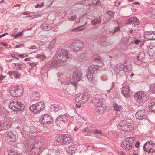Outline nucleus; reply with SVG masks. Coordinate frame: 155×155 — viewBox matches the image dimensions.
<instances>
[{
  "mask_svg": "<svg viewBox=\"0 0 155 155\" xmlns=\"http://www.w3.org/2000/svg\"><path fill=\"white\" fill-rule=\"evenodd\" d=\"M40 122L44 126L47 127L49 124L53 123V120L51 117L47 114H45L41 116Z\"/></svg>",
  "mask_w": 155,
  "mask_h": 155,
  "instance_id": "0eeeda50",
  "label": "nucleus"
},
{
  "mask_svg": "<svg viewBox=\"0 0 155 155\" xmlns=\"http://www.w3.org/2000/svg\"><path fill=\"white\" fill-rule=\"evenodd\" d=\"M31 100L34 101L38 100L40 97V94L37 92H33L31 95Z\"/></svg>",
  "mask_w": 155,
  "mask_h": 155,
  "instance_id": "c85d7f7f",
  "label": "nucleus"
},
{
  "mask_svg": "<svg viewBox=\"0 0 155 155\" xmlns=\"http://www.w3.org/2000/svg\"><path fill=\"white\" fill-rule=\"evenodd\" d=\"M114 109L115 111H120L122 108V107L120 105H118V104H114L113 105Z\"/></svg>",
  "mask_w": 155,
  "mask_h": 155,
  "instance_id": "4c0bfd02",
  "label": "nucleus"
},
{
  "mask_svg": "<svg viewBox=\"0 0 155 155\" xmlns=\"http://www.w3.org/2000/svg\"><path fill=\"white\" fill-rule=\"evenodd\" d=\"M30 48L31 49H35L36 48L35 45H33Z\"/></svg>",
  "mask_w": 155,
  "mask_h": 155,
  "instance_id": "338daca9",
  "label": "nucleus"
},
{
  "mask_svg": "<svg viewBox=\"0 0 155 155\" xmlns=\"http://www.w3.org/2000/svg\"><path fill=\"white\" fill-rule=\"evenodd\" d=\"M72 78L77 81H80L82 78V72L78 70L76 71L73 73Z\"/></svg>",
  "mask_w": 155,
  "mask_h": 155,
  "instance_id": "a211bd4d",
  "label": "nucleus"
},
{
  "mask_svg": "<svg viewBox=\"0 0 155 155\" xmlns=\"http://www.w3.org/2000/svg\"><path fill=\"white\" fill-rule=\"evenodd\" d=\"M106 13L107 15L106 16L107 21L110 20L114 17V12L112 11H106Z\"/></svg>",
  "mask_w": 155,
  "mask_h": 155,
  "instance_id": "c756f323",
  "label": "nucleus"
},
{
  "mask_svg": "<svg viewBox=\"0 0 155 155\" xmlns=\"http://www.w3.org/2000/svg\"><path fill=\"white\" fill-rule=\"evenodd\" d=\"M68 117L64 114L62 115L59 116L55 120V122L57 124H63L67 122L68 120Z\"/></svg>",
  "mask_w": 155,
  "mask_h": 155,
  "instance_id": "dca6fc26",
  "label": "nucleus"
},
{
  "mask_svg": "<svg viewBox=\"0 0 155 155\" xmlns=\"http://www.w3.org/2000/svg\"><path fill=\"white\" fill-rule=\"evenodd\" d=\"M84 43L81 40L75 41L71 45V49L74 52H76L83 48Z\"/></svg>",
  "mask_w": 155,
  "mask_h": 155,
  "instance_id": "9b49d317",
  "label": "nucleus"
},
{
  "mask_svg": "<svg viewBox=\"0 0 155 155\" xmlns=\"http://www.w3.org/2000/svg\"><path fill=\"white\" fill-rule=\"evenodd\" d=\"M10 93L12 96L17 97L21 96L22 93V89L20 88L19 87L17 86L16 87L10 88Z\"/></svg>",
  "mask_w": 155,
  "mask_h": 155,
  "instance_id": "ddd939ff",
  "label": "nucleus"
},
{
  "mask_svg": "<svg viewBox=\"0 0 155 155\" xmlns=\"http://www.w3.org/2000/svg\"><path fill=\"white\" fill-rule=\"evenodd\" d=\"M86 24H87V22H86L85 23L84 25L77 27L76 28H74L72 29L71 31L73 32V31L75 32V31H82V30L84 29L85 28H83L82 29H80V28H81L82 27H84V26H85V25Z\"/></svg>",
  "mask_w": 155,
  "mask_h": 155,
  "instance_id": "72a5a7b5",
  "label": "nucleus"
},
{
  "mask_svg": "<svg viewBox=\"0 0 155 155\" xmlns=\"http://www.w3.org/2000/svg\"><path fill=\"white\" fill-rule=\"evenodd\" d=\"M68 153H69L70 154H72V153H74V150H72L71 149V150H69L68 151Z\"/></svg>",
  "mask_w": 155,
  "mask_h": 155,
  "instance_id": "bf43d9fd",
  "label": "nucleus"
},
{
  "mask_svg": "<svg viewBox=\"0 0 155 155\" xmlns=\"http://www.w3.org/2000/svg\"><path fill=\"white\" fill-rule=\"evenodd\" d=\"M120 124L122 130L125 131L129 132L134 129L133 124L131 123L127 122L126 120H122L120 122Z\"/></svg>",
  "mask_w": 155,
  "mask_h": 155,
  "instance_id": "6e6552de",
  "label": "nucleus"
},
{
  "mask_svg": "<svg viewBox=\"0 0 155 155\" xmlns=\"http://www.w3.org/2000/svg\"><path fill=\"white\" fill-rule=\"evenodd\" d=\"M45 107L44 103L41 101L32 104L30 107V110L34 113H38L42 111Z\"/></svg>",
  "mask_w": 155,
  "mask_h": 155,
  "instance_id": "423d86ee",
  "label": "nucleus"
},
{
  "mask_svg": "<svg viewBox=\"0 0 155 155\" xmlns=\"http://www.w3.org/2000/svg\"><path fill=\"white\" fill-rule=\"evenodd\" d=\"M6 141L9 143H13L16 140L15 135L12 132H8L5 138Z\"/></svg>",
  "mask_w": 155,
  "mask_h": 155,
  "instance_id": "2eb2a0df",
  "label": "nucleus"
},
{
  "mask_svg": "<svg viewBox=\"0 0 155 155\" xmlns=\"http://www.w3.org/2000/svg\"><path fill=\"white\" fill-rule=\"evenodd\" d=\"M98 67H99L97 65L92 64L89 67L88 70L89 71H91L93 73H94L95 71L98 70Z\"/></svg>",
  "mask_w": 155,
  "mask_h": 155,
  "instance_id": "473e14b6",
  "label": "nucleus"
},
{
  "mask_svg": "<svg viewBox=\"0 0 155 155\" xmlns=\"http://www.w3.org/2000/svg\"><path fill=\"white\" fill-rule=\"evenodd\" d=\"M89 98L88 95L86 93H78L76 97L75 100L77 103L84 104L88 101Z\"/></svg>",
  "mask_w": 155,
  "mask_h": 155,
  "instance_id": "9d476101",
  "label": "nucleus"
},
{
  "mask_svg": "<svg viewBox=\"0 0 155 155\" xmlns=\"http://www.w3.org/2000/svg\"><path fill=\"white\" fill-rule=\"evenodd\" d=\"M130 91L128 86H125L121 89V93L125 97H130Z\"/></svg>",
  "mask_w": 155,
  "mask_h": 155,
  "instance_id": "4be33fe9",
  "label": "nucleus"
},
{
  "mask_svg": "<svg viewBox=\"0 0 155 155\" xmlns=\"http://www.w3.org/2000/svg\"><path fill=\"white\" fill-rule=\"evenodd\" d=\"M91 0H82L80 2V3L81 4L87 6L90 5V2Z\"/></svg>",
  "mask_w": 155,
  "mask_h": 155,
  "instance_id": "58836bf2",
  "label": "nucleus"
},
{
  "mask_svg": "<svg viewBox=\"0 0 155 155\" xmlns=\"http://www.w3.org/2000/svg\"><path fill=\"white\" fill-rule=\"evenodd\" d=\"M148 110L144 109L138 110L136 112L135 116L136 118L138 119L142 120L146 118L148 113Z\"/></svg>",
  "mask_w": 155,
  "mask_h": 155,
  "instance_id": "4468645a",
  "label": "nucleus"
},
{
  "mask_svg": "<svg viewBox=\"0 0 155 155\" xmlns=\"http://www.w3.org/2000/svg\"><path fill=\"white\" fill-rule=\"evenodd\" d=\"M125 23L127 24H134V25H138L140 22L136 17L131 18L125 21Z\"/></svg>",
  "mask_w": 155,
  "mask_h": 155,
  "instance_id": "aec40b11",
  "label": "nucleus"
},
{
  "mask_svg": "<svg viewBox=\"0 0 155 155\" xmlns=\"http://www.w3.org/2000/svg\"><path fill=\"white\" fill-rule=\"evenodd\" d=\"M152 17L155 19V9H152L151 11Z\"/></svg>",
  "mask_w": 155,
  "mask_h": 155,
  "instance_id": "c03bdc74",
  "label": "nucleus"
},
{
  "mask_svg": "<svg viewBox=\"0 0 155 155\" xmlns=\"http://www.w3.org/2000/svg\"><path fill=\"white\" fill-rule=\"evenodd\" d=\"M13 75L15 78L16 79H18L19 78L20 75L16 71L13 72Z\"/></svg>",
  "mask_w": 155,
  "mask_h": 155,
  "instance_id": "a19ab883",
  "label": "nucleus"
},
{
  "mask_svg": "<svg viewBox=\"0 0 155 155\" xmlns=\"http://www.w3.org/2000/svg\"><path fill=\"white\" fill-rule=\"evenodd\" d=\"M12 126V124L10 121H5L4 122L2 125L3 128L5 129H7L10 128Z\"/></svg>",
  "mask_w": 155,
  "mask_h": 155,
  "instance_id": "2f4dec72",
  "label": "nucleus"
},
{
  "mask_svg": "<svg viewBox=\"0 0 155 155\" xmlns=\"http://www.w3.org/2000/svg\"><path fill=\"white\" fill-rule=\"evenodd\" d=\"M41 29L45 31H48L51 29L52 26L46 23H43L40 26Z\"/></svg>",
  "mask_w": 155,
  "mask_h": 155,
  "instance_id": "bb28decb",
  "label": "nucleus"
},
{
  "mask_svg": "<svg viewBox=\"0 0 155 155\" xmlns=\"http://www.w3.org/2000/svg\"><path fill=\"white\" fill-rule=\"evenodd\" d=\"M92 72L88 70V71L86 73V76L89 80H91L92 78H93V74Z\"/></svg>",
  "mask_w": 155,
  "mask_h": 155,
  "instance_id": "e433bc0d",
  "label": "nucleus"
},
{
  "mask_svg": "<svg viewBox=\"0 0 155 155\" xmlns=\"http://www.w3.org/2000/svg\"><path fill=\"white\" fill-rule=\"evenodd\" d=\"M135 139L134 137H131L123 140L121 143L122 147L124 148L126 150L128 151L132 147Z\"/></svg>",
  "mask_w": 155,
  "mask_h": 155,
  "instance_id": "f03ea898",
  "label": "nucleus"
},
{
  "mask_svg": "<svg viewBox=\"0 0 155 155\" xmlns=\"http://www.w3.org/2000/svg\"><path fill=\"white\" fill-rule=\"evenodd\" d=\"M29 65L31 67H35L36 66V64L34 63H29Z\"/></svg>",
  "mask_w": 155,
  "mask_h": 155,
  "instance_id": "6e6d98bb",
  "label": "nucleus"
},
{
  "mask_svg": "<svg viewBox=\"0 0 155 155\" xmlns=\"http://www.w3.org/2000/svg\"><path fill=\"white\" fill-rule=\"evenodd\" d=\"M23 31L19 32L15 35V37L16 38H17L18 36H21L23 35Z\"/></svg>",
  "mask_w": 155,
  "mask_h": 155,
  "instance_id": "de8ad7c7",
  "label": "nucleus"
},
{
  "mask_svg": "<svg viewBox=\"0 0 155 155\" xmlns=\"http://www.w3.org/2000/svg\"><path fill=\"white\" fill-rule=\"evenodd\" d=\"M124 67L123 64L121 63L114 64L111 66L113 71L117 73H119L121 71H124Z\"/></svg>",
  "mask_w": 155,
  "mask_h": 155,
  "instance_id": "f3484780",
  "label": "nucleus"
},
{
  "mask_svg": "<svg viewBox=\"0 0 155 155\" xmlns=\"http://www.w3.org/2000/svg\"><path fill=\"white\" fill-rule=\"evenodd\" d=\"M69 53L66 50H61L57 56V58L59 61L64 63L69 58Z\"/></svg>",
  "mask_w": 155,
  "mask_h": 155,
  "instance_id": "f8f14e48",
  "label": "nucleus"
},
{
  "mask_svg": "<svg viewBox=\"0 0 155 155\" xmlns=\"http://www.w3.org/2000/svg\"><path fill=\"white\" fill-rule=\"evenodd\" d=\"M148 107L149 110L152 112L155 113V102L150 101L149 103Z\"/></svg>",
  "mask_w": 155,
  "mask_h": 155,
  "instance_id": "cd10ccee",
  "label": "nucleus"
},
{
  "mask_svg": "<svg viewBox=\"0 0 155 155\" xmlns=\"http://www.w3.org/2000/svg\"><path fill=\"white\" fill-rule=\"evenodd\" d=\"M120 31V28L119 27H116L114 28V31H113V33H115L117 31Z\"/></svg>",
  "mask_w": 155,
  "mask_h": 155,
  "instance_id": "a18cd8bd",
  "label": "nucleus"
},
{
  "mask_svg": "<svg viewBox=\"0 0 155 155\" xmlns=\"http://www.w3.org/2000/svg\"><path fill=\"white\" fill-rule=\"evenodd\" d=\"M38 144L35 143L33 146L30 145L28 150L30 151V153L31 155H37L39 152L41 151L42 153L44 151H48L47 149H44L43 146L38 147Z\"/></svg>",
  "mask_w": 155,
  "mask_h": 155,
  "instance_id": "7ed1b4c3",
  "label": "nucleus"
},
{
  "mask_svg": "<svg viewBox=\"0 0 155 155\" xmlns=\"http://www.w3.org/2000/svg\"><path fill=\"white\" fill-rule=\"evenodd\" d=\"M91 102L97 107L98 111L100 113H103L106 110V107L104 104L105 102L102 99H100L96 97H93Z\"/></svg>",
  "mask_w": 155,
  "mask_h": 155,
  "instance_id": "f257e3e1",
  "label": "nucleus"
},
{
  "mask_svg": "<svg viewBox=\"0 0 155 155\" xmlns=\"http://www.w3.org/2000/svg\"><path fill=\"white\" fill-rule=\"evenodd\" d=\"M0 45L4 46H6L7 45V44L6 43L4 42H1Z\"/></svg>",
  "mask_w": 155,
  "mask_h": 155,
  "instance_id": "69168bd1",
  "label": "nucleus"
},
{
  "mask_svg": "<svg viewBox=\"0 0 155 155\" xmlns=\"http://www.w3.org/2000/svg\"><path fill=\"white\" fill-rule=\"evenodd\" d=\"M101 2L99 0H97L96 1L95 5L97 6H99L101 5Z\"/></svg>",
  "mask_w": 155,
  "mask_h": 155,
  "instance_id": "603ef678",
  "label": "nucleus"
},
{
  "mask_svg": "<svg viewBox=\"0 0 155 155\" xmlns=\"http://www.w3.org/2000/svg\"><path fill=\"white\" fill-rule=\"evenodd\" d=\"M13 72H14L13 71H9L8 72V74L9 75V76H12V75H13Z\"/></svg>",
  "mask_w": 155,
  "mask_h": 155,
  "instance_id": "052dcab7",
  "label": "nucleus"
},
{
  "mask_svg": "<svg viewBox=\"0 0 155 155\" xmlns=\"http://www.w3.org/2000/svg\"><path fill=\"white\" fill-rule=\"evenodd\" d=\"M94 132L99 135H98L97 134L96 135V137L97 138H98L100 139L102 138V131L99 130L97 129H96L94 130Z\"/></svg>",
  "mask_w": 155,
  "mask_h": 155,
  "instance_id": "f704fd0d",
  "label": "nucleus"
},
{
  "mask_svg": "<svg viewBox=\"0 0 155 155\" xmlns=\"http://www.w3.org/2000/svg\"><path fill=\"white\" fill-rule=\"evenodd\" d=\"M144 37L145 38L148 40H153V38H154L153 37V33L152 32L147 31L145 32Z\"/></svg>",
  "mask_w": 155,
  "mask_h": 155,
  "instance_id": "393cba45",
  "label": "nucleus"
},
{
  "mask_svg": "<svg viewBox=\"0 0 155 155\" xmlns=\"http://www.w3.org/2000/svg\"><path fill=\"white\" fill-rule=\"evenodd\" d=\"M140 145V143L139 141H137L136 142L135 144V147L136 148H138L139 147Z\"/></svg>",
  "mask_w": 155,
  "mask_h": 155,
  "instance_id": "4d7b16f0",
  "label": "nucleus"
},
{
  "mask_svg": "<svg viewBox=\"0 0 155 155\" xmlns=\"http://www.w3.org/2000/svg\"><path fill=\"white\" fill-rule=\"evenodd\" d=\"M61 64L56 60L54 61L50 65V68L52 69H58V68L61 66Z\"/></svg>",
  "mask_w": 155,
  "mask_h": 155,
  "instance_id": "b1692460",
  "label": "nucleus"
},
{
  "mask_svg": "<svg viewBox=\"0 0 155 155\" xmlns=\"http://www.w3.org/2000/svg\"><path fill=\"white\" fill-rule=\"evenodd\" d=\"M147 53L150 56L155 57V46L150 45L147 46Z\"/></svg>",
  "mask_w": 155,
  "mask_h": 155,
  "instance_id": "412c9836",
  "label": "nucleus"
},
{
  "mask_svg": "<svg viewBox=\"0 0 155 155\" xmlns=\"http://www.w3.org/2000/svg\"><path fill=\"white\" fill-rule=\"evenodd\" d=\"M25 66V64L23 63H13L12 64V68L16 70L20 69L21 70H23L22 68V66Z\"/></svg>",
  "mask_w": 155,
  "mask_h": 155,
  "instance_id": "5701e85b",
  "label": "nucleus"
},
{
  "mask_svg": "<svg viewBox=\"0 0 155 155\" xmlns=\"http://www.w3.org/2000/svg\"><path fill=\"white\" fill-rule=\"evenodd\" d=\"M87 128H85L84 129H83L82 130H81V132H82V133H84L85 131H86L87 130Z\"/></svg>",
  "mask_w": 155,
  "mask_h": 155,
  "instance_id": "774afa93",
  "label": "nucleus"
},
{
  "mask_svg": "<svg viewBox=\"0 0 155 155\" xmlns=\"http://www.w3.org/2000/svg\"><path fill=\"white\" fill-rule=\"evenodd\" d=\"M55 41H56L55 39H54L51 42V44L52 45H54L55 43Z\"/></svg>",
  "mask_w": 155,
  "mask_h": 155,
  "instance_id": "0e129e2a",
  "label": "nucleus"
},
{
  "mask_svg": "<svg viewBox=\"0 0 155 155\" xmlns=\"http://www.w3.org/2000/svg\"><path fill=\"white\" fill-rule=\"evenodd\" d=\"M9 107L13 111H18L23 110L24 106L21 102L14 101L10 103Z\"/></svg>",
  "mask_w": 155,
  "mask_h": 155,
  "instance_id": "20e7f679",
  "label": "nucleus"
},
{
  "mask_svg": "<svg viewBox=\"0 0 155 155\" xmlns=\"http://www.w3.org/2000/svg\"><path fill=\"white\" fill-rule=\"evenodd\" d=\"M120 4V2L118 0H117L114 3V4L115 6H119Z\"/></svg>",
  "mask_w": 155,
  "mask_h": 155,
  "instance_id": "8fccbe9b",
  "label": "nucleus"
},
{
  "mask_svg": "<svg viewBox=\"0 0 155 155\" xmlns=\"http://www.w3.org/2000/svg\"><path fill=\"white\" fill-rule=\"evenodd\" d=\"M70 20L71 21H74L75 20V17L72 16L70 18Z\"/></svg>",
  "mask_w": 155,
  "mask_h": 155,
  "instance_id": "680f3d73",
  "label": "nucleus"
},
{
  "mask_svg": "<svg viewBox=\"0 0 155 155\" xmlns=\"http://www.w3.org/2000/svg\"><path fill=\"white\" fill-rule=\"evenodd\" d=\"M71 84L74 86L75 88L76 89V87L77 85V83L75 82H72L71 83Z\"/></svg>",
  "mask_w": 155,
  "mask_h": 155,
  "instance_id": "13d9d810",
  "label": "nucleus"
},
{
  "mask_svg": "<svg viewBox=\"0 0 155 155\" xmlns=\"http://www.w3.org/2000/svg\"><path fill=\"white\" fill-rule=\"evenodd\" d=\"M101 20L96 18L92 20L91 21V23L92 25L95 26L97 24L101 23Z\"/></svg>",
  "mask_w": 155,
  "mask_h": 155,
  "instance_id": "c9c22d12",
  "label": "nucleus"
},
{
  "mask_svg": "<svg viewBox=\"0 0 155 155\" xmlns=\"http://www.w3.org/2000/svg\"><path fill=\"white\" fill-rule=\"evenodd\" d=\"M134 98L135 100L138 103H144L148 100V96L145 93L139 91L134 95Z\"/></svg>",
  "mask_w": 155,
  "mask_h": 155,
  "instance_id": "39448f33",
  "label": "nucleus"
},
{
  "mask_svg": "<svg viewBox=\"0 0 155 155\" xmlns=\"http://www.w3.org/2000/svg\"><path fill=\"white\" fill-rule=\"evenodd\" d=\"M8 155H18V153L14 151L10 150L8 152Z\"/></svg>",
  "mask_w": 155,
  "mask_h": 155,
  "instance_id": "79ce46f5",
  "label": "nucleus"
},
{
  "mask_svg": "<svg viewBox=\"0 0 155 155\" xmlns=\"http://www.w3.org/2000/svg\"><path fill=\"white\" fill-rule=\"evenodd\" d=\"M151 87L153 90H155V84L152 85Z\"/></svg>",
  "mask_w": 155,
  "mask_h": 155,
  "instance_id": "e2e57ef3",
  "label": "nucleus"
},
{
  "mask_svg": "<svg viewBox=\"0 0 155 155\" xmlns=\"http://www.w3.org/2000/svg\"><path fill=\"white\" fill-rule=\"evenodd\" d=\"M81 61L84 62L88 59V56L86 53H83L81 54L79 56Z\"/></svg>",
  "mask_w": 155,
  "mask_h": 155,
  "instance_id": "7c9ffc66",
  "label": "nucleus"
},
{
  "mask_svg": "<svg viewBox=\"0 0 155 155\" xmlns=\"http://www.w3.org/2000/svg\"><path fill=\"white\" fill-rule=\"evenodd\" d=\"M71 137L68 135L64 134L58 138L57 140L58 142L62 143L64 145H68L72 141Z\"/></svg>",
  "mask_w": 155,
  "mask_h": 155,
  "instance_id": "1a4fd4ad",
  "label": "nucleus"
},
{
  "mask_svg": "<svg viewBox=\"0 0 155 155\" xmlns=\"http://www.w3.org/2000/svg\"><path fill=\"white\" fill-rule=\"evenodd\" d=\"M62 107L58 106L57 107H54V110L55 111H58V110H60L62 109Z\"/></svg>",
  "mask_w": 155,
  "mask_h": 155,
  "instance_id": "09e8293b",
  "label": "nucleus"
},
{
  "mask_svg": "<svg viewBox=\"0 0 155 155\" xmlns=\"http://www.w3.org/2000/svg\"><path fill=\"white\" fill-rule=\"evenodd\" d=\"M22 46L24 47V45L22 44H20L16 45L15 46V48H19Z\"/></svg>",
  "mask_w": 155,
  "mask_h": 155,
  "instance_id": "5fc2aeb1",
  "label": "nucleus"
},
{
  "mask_svg": "<svg viewBox=\"0 0 155 155\" xmlns=\"http://www.w3.org/2000/svg\"><path fill=\"white\" fill-rule=\"evenodd\" d=\"M124 66V71L126 72H129L132 70V65L130 61H126L123 64Z\"/></svg>",
  "mask_w": 155,
  "mask_h": 155,
  "instance_id": "6ab92c4d",
  "label": "nucleus"
},
{
  "mask_svg": "<svg viewBox=\"0 0 155 155\" xmlns=\"http://www.w3.org/2000/svg\"><path fill=\"white\" fill-rule=\"evenodd\" d=\"M104 38H100V43H101V45H103V44H102L103 43H105L106 42V40L105 39H103Z\"/></svg>",
  "mask_w": 155,
  "mask_h": 155,
  "instance_id": "864d4df0",
  "label": "nucleus"
},
{
  "mask_svg": "<svg viewBox=\"0 0 155 155\" xmlns=\"http://www.w3.org/2000/svg\"><path fill=\"white\" fill-rule=\"evenodd\" d=\"M151 149L150 150V153H153L155 151V144L151 142Z\"/></svg>",
  "mask_w": 155,
  "mask_h": 155,
  "instance_id": "ea45409f",
  "label": "nucleus"
},
{
  "mask_svg": "<svg viewBox=\"0 0 155 155\" xmlns=\"http://www.w3.org/2000/svg\"><path fill=\"white\" fill-rule=\"evenodd\" d=\"M91 80H90L93 84H95L97 82V80L95 78H93Z\"/></svg>",
  "mask_w": 155,
  "mask_h": 155,
  "instance_id": "49530a36",
  "label": "nucleus"
},
{
  "mask_svg": "<svg viewBox=\"0 0 155 155\" xmlns=\"http://www.w3.org/2000/svg\"><path fill=\"white\" fill-rule=\"evenodd\" d=\"M140 40L138 39H136L134 40V43L136 45H139V43L140 42Z\"/></svg>",
  "mask_w": 155,
  "mask_h": 155,
  "instance_id": "3c124183",
  "label": "nucleus"
},
{
  "mask_svg": "<svg viewBox=\"0 0 155 155\" xmlns=\"http://www.w3.org/2000/svg\"><path fill=\"white\" fill-rule=\"evenodd\" d=\"M140 56V55H138L137 57L136 58L138 60V61L136 63L137 65H141L142 64V61L139 59ZM141 66H142L141 65Z\"/></svg>",
  "mask_w": 155,
  "mask_h": 155,
  "instance_id": "37998d69",
  "label": "nucleus"
},
{
  "mask_svg": "<svg viewBox=\"0 0 155 155\" xmlns=\"http://www.w3.org/2000/svg\"><path fill=\"white\" fill-rule=\"evenodd\" d=\"M151 143L150 142H147L144 144L143 150L146 152L150 153Z\"/></svg>",
  "mask_w": 155,
  "mask_h": 155,
  "instance_id": "a878e982",
  "label": "nucleus"
}]
</instances>
